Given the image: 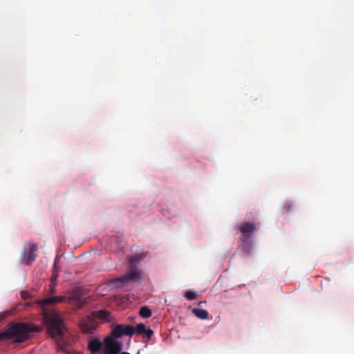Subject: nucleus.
Masks as SVG:
<instances>
[{
	"instance_id": "f257e3e1",
	"label": "nucleus",
	"mask_w": 354,
	"mask_h": 354,
	"mask_svg": "<svg viewBox=\"0 0 354 354\" xmlns=\"http://www.w3.org/2000/svg\"><path fill=\"white\" fill-rule=\"evenodd\" d=\"M64 296H53L39 301L38 304L43 308V318L48 325V331L52 337L61 336L65 330V324L57 312L55 310L48 311L44 307L48 305H55L64 301Z\"/></svg>"
},
{
	"instance_id": "f03ea898",
	"label": "nucleus",
	"mask_w": 354,
	"mask_h": 354,
	"mask_svg": "<svg viewBox=\"0 0 354 354\" xmlns=\"http://www.w3.org/2000/svg\"><path fill=\"white\" fill-rule=\"evenodd\" d=\"M39 331L37 326L25 322H11L0 333V342L9 340L13 344L22 343L31 337V333Z\"/></svg>"
},
{
	"instance_id": "7ed1b4c3",
	"label": "nucleus",
	"mask_w": 354,
	"mask_h": 354,
	"mask_svg": "<svg viewBox=\"0 0 354 354\" xmlns=\"http://www.w3.org/2000/svg\"><path fill=\"white\" fill-rule=\"evenodd\" d=\"M145 257L146 255L144 253H141L136 254L129 257V261L131 265L125 274L115 280L114 283L117 287H122L129 281H139L141 280V272L133 263L140 262Z\"/></svg>"
},
{
	"instance_id": "20e7f679",
	"label": "nucleus",
	"mask_w": 354,
	"mask_h": 354,
	"mask_svg": "<svg viewBox=\"0 0 354 354\" xmlns=\"http://www.w3.org/2000/svg\"><path fill=\"white\" fill-rule=\"evenodd\" d=\"M122 344L116 342L113 337H106L104 341L103 354H120Z\"/></svg>"
},
{
	"instance_id": "39448f33",
	"label": "nucleus",
	"mask_w": 354,
	"mask_h": 354,
	"mask_svg": "<svg viewBox=\"0 0 354 354\" xmlns=\"http://www.w3.org/2000/svg\"><path fill=\"white\" fill-rule=\"evenodd\" d=\"M134 334L135 328L133 326L118 324L112 330L111 335L108 337H113L115 339L122 337L123 335L132 336Z\"/></svg>"
},
{
	"instance_id": "423d86ee",
	"label": "nucleus",
	"mask_w": 354,
	"mask_h": 354,
	"mask_svg": "<svg viewBox=\"0 0 354 354\" xmlns=\"http://www.w3.org/2000/svg\"><path fill=\"white\" fill-rule=\"evenodd\" d=\"M37 251V247L33 243H28L25 247V250L22 254L21 259L27 265H31L35 260Z\"/></svg>"
},
{
	"instance_id": "0eeeda50",
	"label": "nucleus",
	"mask_w": 354,
	"mask_h": 354,
	"mask_svg": "<svg viewBox=\"0 0 354 354\" xmlns=\"http://www.w3.org/2000/svg\"><path fill=\"white\" fill-rule=\"evenodd\" d=\"M97 326L98 323L92 314L83 319L80 324L82 332L86 333H92Z\"/></svg>"
},
{
	"instance_id": "6e6552de",
	"label": "nucleus",
	"mask_w": 354,
	"mask_h": 354,
	"mask_svg": "<svg viewBox=\"0 0 354 354\" xmlns=\"http://www.w3.org/2000/svg\"><path fill=\"white\" fill-rule=\"evenodd\" d=\"M103 344L102 342L97 338L91 339L88 342V350L92 353V354H94L95 353H97L101 349L103 350Z\"/></svg>"
},
{
	"instance_id": "1a4fd4ad",
	"label": "nucleus",
	"mask_w": 354,
	"mask_h": 354,
	"mask_svg": "<svg viewBox=\"0 0 354 354\" xmlns=\"http://www.w3.org/2000/svg\"><path fill=\"white\" fill-rule=\"evenodd\" d=\"M239 248H241L245 253L250 254L252 249V240L250 236L245 237L242 244L239 246Z\"/></svg>"
},
{
	"instance_id": "9d476101",
	"label": "nucleus",
	"mask_w": 354,
	"mask_h": 354,
	"mask_svg": "<svg viewBox=\"0 0 354 354\" xmlns=\"http://www.w3.org/2000/svg\"><path fill=\"white\" fill-rule=\"evenodd\" d=\"M239 229L243 234H246L255 230V225L250 223H244L240 225Z\"/></svg>"
},
{
	"instance_id": "9b49d317",
	"label": "nucleus",
	"mask_w": 354,
	"mask_h": 354,
	"mask_svg": "<svg viewBox=\"0 0 354 354\" xmlns=\"http://www.w3.org/2000/svg\"><path fill=\"white\" fill-rule=\"evenodd\" d=\"M192 311V313L196 317H198L201 319H206L208 318L209 313L205 309L195 308H193Z\"/></svg>"
},
{
	"instance_id": "f8f14e48",
	"label": "nucleus",
	"mask_w": 354,
	"mask_h": 354,
	"mask_svg": "<svg viewBox=\"0 0 354 354\" xmlns=\"http://www.w3.org/2000/svg\"><path fill=\"white\" fill-rule=\"evenodd\" d=\"M93 317L96 319H100L102 320H104L107 319L109 317V312L107 310H98V311H93L91 313Z\"/></svg>"
},
{
	"instance_id": "ddd939ff",
	"label": "nucleus",
	"mask_w": 354,
	"mask_h": 354,
	"mask_svg": "<svg viewBox=\"0 0 354 354\" xmlns=\"http://www.w3.org/2000/svg\"><path fill=\"white\" fill-rule=\"evenodd\" d=\"M139 314L143 318H149L151 316L152 312L147 306H142L140 309Z\"/></svg>"
},
{
	"instance_id": "4468645a",
	"label": "nucleus",
	"mask_w": 354,
	"mask_h": 354,
	"mask_svg": "<svg viewBox=\"0 0 354 354\" xmlns=\"http://www.w3.org/2000/svg\"><path fill=\"white\" fill-rule=\"evenodd\" d=\"M185 297L187 300H194L198 297V292L188 290L185 293Z\"/></svg>"
},
{
	"instance_id": "2eb2a0df",
	"label": "nucleus",
	"mask_w": 354,
	"mask_h": 354,
	"mask_svg": "<svg viewBox=\"0 0 354 354\" xmlns=\"http://www.w3.org/2000/svg\"><path fill=\"white\" fill-rule=\"evenodd\" d=\"M147 330L146 326L144 324L140 323L136 326L135 328V333H136L138 335H142L145 333Z\"/></svg>"
},
{
	"instance_id": "dca6fc26",
	"label": "nucleus",
	"mask_w": 354,
	"mask_h": 354,
	"mask_svg": "<svg viewBox=\"0 0 354 354\" xmlns=\"http://www.w3.org/2000/svg\"><path fill=\"white\" fill-rule=\"evenodd\" d=\"M71 299L78 302L80 306H83L84 304V303L82 301L80 296L77 293H74L71 297Z\"/></svg>"
},
{
	"instance_id": "f3484780",
	"label": "nucleus",
	"mask_w": 354,
	"mask_h": 354,
	"mask_svg": "<svg viewBox=\"0 0 354 354\" xmlns=\"http://www.w3.org/2000/svg\"><path fill=\"white\" fill-rule=\"evenodd\" d=\"M144 334L146 335L148 339H150L151 336L153 334V331L151 329H147V330L145 331V333Z\"/></svg>"
},
{
	"instance_id": "a211bd4d",
	"label": "nucleus",
	"mask_w": 354,
	"mask_h": 354,
	"mask_svg": "<svg viewBox=\"0 0 354 354\" xmlns=\"http://www.w3.org/2000/svg\"><path fill=\"white\" fill-rule=\"evenodd\" d=\"M55 291V285H51L50 287V293L53 294Z\"/></svg>"
},
{
	"instance_id": "6ab92c4d",
	"label": "nucleus",
	"mask_w": 354,
	"mask_h": 354,
	"mask_svg": "<svg viewBox=\"0 0 354 354\" xmlns=\"http://www.w3.org/2000/svg\"><path fill=\"white\" fill-rule=\"evenodd\" d=\"M21 297L24 299H26V297H28V292H26L23 291L21 292Z\"/></svg>"
},
{
	"instance_id": "aec40b11",
	"label": "nucleus",
	"mask_w": 354,
	"mask_h": 354,
	"mask_svg": "<svg viewBox=\"0 0 354 354\" xmlns=\"http://www.w3.org/2000/svg\"><path fill=\"white\" fill-rule=\"evenodd\" d=\"M120 354H131V353H127V352H122V353H120Z\"/></svg>"
},
{
	"instance_id": "412c9836",
	"label": "nucleus",
	"mask_w": 354,
	"mask_h": 354,
	"mask_svg": "<svg viewBox=\"0 0 354 354\" xmlns=\"http://www.w3.org/2000/svg\"><path fill=\"white\" fill-rule=\"evenodd\" d=\"M57 277V275H55V277H53V279H56Z\"/></svg>"
},
{
	"instance_id": "4be33fe9",
	"label": "nucleus",
	"mask_w": 354,
	"mask_h": 354,
	"mask_svg": "<svg viewBox=\"0 0 354 354\" xmlns=\"http://www.w3.org/2000/svg\"><path fill=\"white\" fill-rule=\"evenodd\" d=\"M202 303H203V301H201L198 303V305H201Z\"/></svg>"
},
{
	"instance_id": "5701e85b",
	"label": "nucleus",
	"mask_w": 354,
	"mask_h": 354,
	"mask_svg": "<svg viewBox=\"0 0 354 354\" xmlns=\"http://www.w3.org/2000/svg\"><path fill=\"white\" fill-rule=\"evenodd\" d=\"M290 206H288V210H290Z\"/></svg>"
}]
</instances>
